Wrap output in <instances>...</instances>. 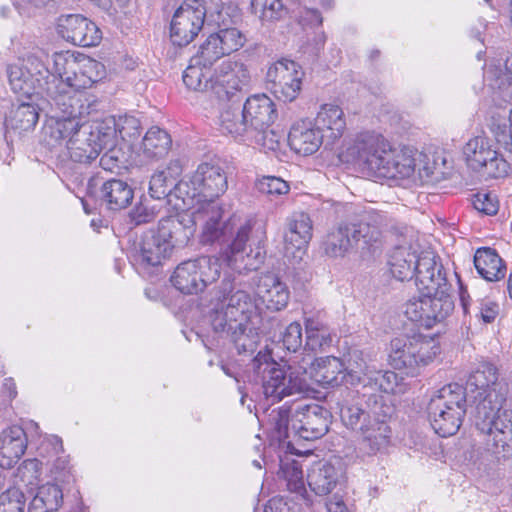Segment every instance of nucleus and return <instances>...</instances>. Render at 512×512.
Here are the masks:
<instances>
[{
	"mask_svg": "<svg viewBox=\"0 0 512 512\" xmlns=\"http://www.w3.org/2000/svg\"><path fill=\"white\" fill-rule=\"evenodd\" d=\"M320 322L306 319V341L298 367L282 365L265 348L253 358L251 367L262 383L263 393L273 402H279L295 393L319 392L320 379Z\"/></svg>",
	"mask_w": 512,
	"mask_h": 512,
	"instance_id": "nucleus-1",
	"label": "nucleus"
},
{
	"mask_svg": "<svg viewBox=\"0 0 512 512\" xmlns=\"http://www.w3.org/2000/svg\"><path fill=\"white\" fill-rule=\"evenodd\" d=\"M340 162H354L368 175L378 178H408L415 170L409 149L398 150L381 134L364 132L356 136L345 152L337 154Z\"/></svg>",
	"mask_w": 512,
	"mask_h": 512,
	"instance_id": "nucleus-2",
	"label": "nucleus"
},
{
	"mask_svg": "<svg viewBox=\"0 0 512 512\" xmlns=\"http://www.w3.org/2000/svg\"><path fill=\"white\" fill-rule=\"evenodd\" d=\"M211 234H206L202 227L200 243L204 246H218L219 260L239 274L257 270L263 262L260 250L252 255L249 241L253 224L251 220L242 222L239 217L229 215L223 223L210 227Z\"/></svg>",
	"mask_w": 512,
	"mask_h": 512,
	"instance_id": "nucleus-3",
	"label": "nucleus"
},
{
	"mask_svg": "<svg viewBox=\"0 0 512 512\" xmlns=\"http://www.w3.org/2000/svg\"><path fill=\"white\" fill-rule=\"evenodd\" d=\"M502 391H492L482 403L475 404L474 422L484 436L485 449L498 459L512 455V410L504 407Z\"/></svg>",
	"mask_w": 512,
	"mask_h": 512,
	"instance_id": "nucleus-4",
	"label": "nucleus"
},
{
	"mask_svg": "<svg viewBox=\"0 0 512 512\" xmlns=\"http://www.w3.org/2000/svg\"><path fill=\"white\" fill-rule=\"evenodd\" d=\"M216 303L208 313L213 331H223L229 324L248 323L256 319L259 310L257 299L247 291L236 289L235 279L224 277L216 287Z\"/></svg>",
	"mask_w": 512,
	"mask_h": 512,
	"instance_id": "nucleus-5",
	"label": "nucleus"
},
{
	"mask_svg": "<svg viewBox=\"0 0 512 512\" xmlns=\"http://www.w3.org/2000/svg\"><path fill=\"white\" fill-rule=\"evenodd\" d=\"M105 75L104 65L88 56L77 57L76 68L72 78L68 77V84L52 76L47 83V103L56 109L67 112L73 105L72 89L80 90L90 88L99 82Z\"/></svg>",
	"mask_w": 512,
	"mask_h": 512,
	"instance_id": "nucleus-6",
	"label": "nucleus"
},
{
	"mask_svg": "<svg viewBox=\"0 0 512 512\" xmlns=\"http://www.w3.org/2000/svg\"><path fill=\"white\" fill-rule=\"evenodd\" d=\"M10 88L19 98L47 101V83L51 81L50 70L45 61L35 55H27L21 65L10 64L6 67Z\"/></svg>",
	"mask_w": 512,
	"mask_h": 512,
	"instance_id": "nucleus-7",
	"label": "nucleus"
},
{
	"mask_svg": "<svg viewBox=\"0 0 512 512\" xmlns=\"http://www.w3.org/2000/svg\"><path fill=\"white\" fill-rule=\"evenodd\" d=\"M418 269L416 287L421 296L410 298L404 305V313L409 320L428 329L429 296L448 287V282L442 264L430 257H424Z\"/></svg>",
	"mask_w": 512,
	"mask_h": 512,
	"instance_id": "nucleus-8",
	"label": "nucleus"
},
{
	"mask_svg": "<svg viewBox=\"0 0 512 512\" xmlns=\"http://www.w3.org/2000/svg\"><path fill=\"white\" fill-rule=\"evenodd\" d=\"M439 352L440 347L432 338L422 335L398 337L390 342L388 359L394 369L416 375L419 369L432 362Z\"/></svg>",
	"mask_w": 512,
	"mask_h": 512,
	"instance_id": "nucleus-9",
	"label": "nucleus"
},
{
	"mask_svg": "<svg viewBox=\"0 0 512 512\" xmlns=\"http://www.w3.org/2000/svg\"><path fill=\"white\" fill-rule=\"evenodd\" d=\"M220 277V265L215 257L201 256L181 262L170 281L179 292L194 295L203 292Z\"/></svg>",
	"mask_w": 512,
	"mask_h": 512,
	"instance_id": "nucleus-10",
	"label": "nucleus"
},
{
	"mask_svg": "<svg viewBox=\"0 0 512 512\" xmlns=\"http://www.w3.org/2000/svg\"><path fill=\"white\" fill-rule=\"evenodd\" d=\"M467 166L490 178H502L509 174V161L493 147L490 139L483 136L471 138L463 147Z\"/></svg>",
	"mask_w": 512,
	"mask_h": 512,
	"instance_id": "nucleus-11",
	"label": "nucleus"
},
{
	"mask_svg": "<svg viewBox=\"0 0 512 512\" xmlns=\"http://www.w3.org/2000/svg\"><path fill=\"white\" fill-rule=\"evenodd\" d=\"M381 240V231L369 223H342L330 231L325 240V251L332 256H344L362 243L367 248L375 247Z\"/></svg>",
	"mask_w": 512,
	"mask_h": 512,
	"instance_id": "nucleus-12",
	"label": "nucleus"
},
{
	"mask_svg": "<svg viewBox=\"0 0 512 512\" xmlns=\"http://www.w3.org/2000/svg\"><path fill=\"white\" fill-rule=\"evenodd\" d=\"M206 13V0H184L170 21L171 43L186 47L193 42L203 28Z\"/></svg>",
	"mask_w": 512,
	"mask_h": 512,
	"instance_id": "nucleus-13",
	"label": "nucleus"
},
{
	"mask_svg": "<svg viewBox=\"0 0 512 512\" xmlns=\"http://www.w3.org/2000/svg\"><path fill=\"white\" fill-rule=\"evenodd\" d=\"M302 75L296 62L281 59L273 63L266 73L267 88L278 100L292 102L301 90Z\"/></svg>",
	"mask_w": 512,
	"mask_h": 512,
	"instance_id": "nucleus-14",
	"label": "nucleus"
},
{
	"mask_svg": "<svg viewBox=\"0 0 512 512\" xmlns=\"http://www.w3.org/2000/svg\"><path fill=\"white\" fill-rule=\"evenodd\" d=\"M249 83L247 67L243 63L229 61L222 64L221 74L211 84V90L221 101L240 104Z\"/></svg>",
	"mask_w": 512,
	"mask_h": 512,
	"instance_id": "nucleus-15",
	"label": "nucleus"
},
{
	"mask_svg": "<svg viewBox=\"0 0 512 512\" xmlns=\"http://www.w3.org/2000/svg\"><path fill=\"white\" fill-rule=\"evenodd\" d=\"M172 253L165 240H162L154 229H150L134 241L129 257L139 270L149 272L150 269L162 266Z\"/></svg>",
	"mask_w": 512,
	"mask_h": 512,
	"instance_id": "nucleus-16",
	"label": "nucleus"
},
{
	"mask_svg": "<svg viewBox=\"0 0 512 512\" xmlns=\"http://www.w3.org/2000/svg\"><path fill=\"white\" fill-rule=\"evenodd\" d=\"M87 195L94 198L101 207L109 211H120L129 207L134 199L133 187L122 179L103 181L98 188V179H90Z\"/></svg>",
	"mask_w": 512,
	"mask_h": 512,
	"instance_id": "nucleus-17",
	"label": "nucleus"
},
{
	"mask_svg": "<svg viewBox=\"0 0 512 512\" xmlns=\"http://www.w3.org/2000/svg\"><path fill=\"white\" fill-rule=\"evenodd\" d=\"M57 32L67 42L81 47L96 46L102 39L98 26L81 14L61 15L57 20Z\"/></svg>",
	"mask_w": 512,
	"mask_h": 512,
	"instance_id": "nucleus-18",
	"label": "nucleus"
},
{
	"mask_svg": "<svg viewBox=\"0 0 512 512\" xmlns=\"http://www.w3.org/2000/svg\"><path fill=\"white\" fill-rule=\"evenodd\" d=\"M155 232L171 251L186 246L196 232V220L192 213L178 212L162 217Z\"/></svg>",
	"mask_w": 512,
	"mask_h": 512,
	"instance_id": "nucleus-19",
	"label": "nucleus"
},
{
	"mask_svg": "<svg viewBox=\"0 0 512 512\" xmlns=\"http://www.w3.org/2000/svg\"><path fill=\"white\" fill-rule=\"evenodd\" d=\"M192 184L198 185L203 199L219 198L228 188L225 163L220 159L199 164L192 175Z\"/></svg>",
	"mask_w": 512,
	"mask_h": 512,
	"instance_id": "nucleus-20",
	"label": "nucleus"
},
{
	"mask_svg": "<svg viewBox=\"0 0 512 512\" xmlns=\"http://www.w3.org/2000/svg\"><path fill=\"white\" fill-rule=\"evenodd\" d=\"M40 107L36 100L23 101L12 106L4 118V137L7 142L14 137H22L34 131L40 117Z\"/></svg>",
	"mask_w": 512,
	"mask_h": 512,
	"instance_id": "nucleus-21",
	"label": "nucleus"
},
{
	"mask_svg": "<svg viewBox=\"0 0 512 512\" xmlns=\"http://www.w3.org/2000/svg\"><path fill=\"white\" fill-rule=\"evenodd\" d=\"M51 107L52 111H55V116L44 126L42 130V141L48 147L54 148L60 145L62 142H68L72 139L81 128V123L77 120L74 115L76 109L72 105L71 109H67V112L62 109H56Z\"/></svg>",
	"mask_w": 512,
	"mask_h": 512,
	"instance_id": "nucleus-22",
	"label": "nucleus"
},
{
	"mask_svg": "<svg viewBox=\"0 0 512 512\" xmlns=\"http://www.w3.org/2000/svg\"><path fill=\"white\" fill-rule=\"evenodd\" d=\"M242 112L249 132L271 127L278 117L275 103L266 94L248 97L242 105Z\"/></svg>",
	"mask_w": 512,
	"mask_h": 512,
	"instance_id": "nucleus-23",
	"label": "nucleus"
},
{
	"mask_svg": "<svg viewBox=\"0 0 512 512\" xmlns=\"http://www.w3.org/2000/svg\"><path fill=\"white\" fill-rule=\"evenodd\" d=\"M320 128L316 121L303 119L292 125L288 134V144L295 153L309 156L320 148Z\"/></svg>",
	"mask_w": 512,
	"mask_h": 512,
	"instance_id": "nucleus-24",
	"label": "nucleus"
},
{
	"mask_svg": "<svg viewBox=\"0 0 512 512\" xmlns=\"http://www.w3.org/2000/svg\"><path fill=\"white\" fill-rule=\"evenodd\" d=\"M467 386L472 392L477 391L474 396L475 403H482L492 391H502L504 398L507 396V389L498 382L497 368L491 363L479 364L469 375Z\"/></svg>",
	"mask_w": 512,
	"mask_h": 512,
	"instance_id": "nucleus-25",
	"label": "nucleus"
},
{
	"mask_svg": "<svg viewBox=\"0 0 512 512\" xmlns=\"http://www.w3.org/2000/svg\"><path fill=\"white\" fill-rule=\"evenodd\" d=\"M424 257H430L434 262H437L435 255L431 252H424L417 256L408 248H396L391 253L388 262L392 276L399 281L415 278V285H417L418 267Z\"/></svg>",
	"mask_w": 512,
	"mask_h": 512,
	"instance_id": "nucleus-26",
	"label": "nucleus"
},
{
	"mask_svg": "<svg viewBox=\"0 0 512 512\" xmlns=\"http://www.w3.org/2000/svg\"><path fill=\"white\" fill-rule=\"evenodd\" d=\"M256 295L258 304L271 311L284 309L290 299L288 286L275 275H267L260 280Z\"/></svg>",
	"mask_w": 512,
	"mask_h": 512,
	"instance_id": "nucleus-27",
	"label": "nucleus"
},
{
	"mask_svg": "<svg viewBox=\"0 0 512 512\" xmlns=\"http://www.w3.org/2000/svg\"><path fill=\"white\" fill-rule=\"evenodd\" d=\"M27 448L25 431L13 426L3 431L0 436V467L10 469L18 463Z\"/></svg>",
	"mask_w": 512,
	"mask_h": 512,
	"instance_id": "nucleus-28",
	"label": "nucleus"
},
{
	"mask_svg": "<svg viewBox=\"0 0 512 512\" xmlns=\"http://www.w3.org/2000/svg\"><path fill=\"white\" fill-rule=\"evenodd\" d=\"M214 332L233 343L239 355L253 354L260 342L259 332L256 329H252V324L248 323L229 324L223 331Z\"/></svg>",
	"mask_w": 512,
	"mask_h": 512,
	"instance_id": "nucleus-29",
	"label": "nucleus"
},
{
	"mask_svg": "<svg viewBox=\"0 0 512 512\" xmlns=\"http://www.w3.org/2000/svg\"><path fill=\"white\" fill-rule=\"evenodd\" d=\"M312 237V221L308 214H294L287 222V230L284 232V244L286 253L301 251Z\"/></svg>",
	"mask_w": 512,
	"mask_h": 512,
	"instance_id": "nucleus-30",
	"label": "nucleus"
},
{
	"mask_svg": "<svg viewBox=\"0 0 512 512\" xmlns=\"http://www.w3.org/2000/svg\"><path fill=\"white\" fill-rule=\"evenodd\" d=\"M453 408L455 413H466L467 400H466V388L458 383H450L439 389L435 395H433L427 405V409L435 411L434 414L438 413L440 409ZM443 410H441L442 412ZM456 417V414H453Z\"/></svg>",
	"mask_w": 512,
	"mask_h": 512,
	"instance_id": "nucleus-31",
	"label": "nucleus"
},
{
	"mask_svg": "<svg viewBox=\"0 0 512 512\" xmlns=\"http://www.w3.org/2000/svg\"><path fill=\"white\" fill-rule=\"evenodd\" d=\"M81 130L98 150L99 155L106 148L117 144V125L114 117L93 120L91 124L81 123Z\"/></svg>",
	"mask_w": 512,
	"mask_h": 512,
	"instance_id": "nucleus-32",
	"label": "nucleus"
},
{
	"mask_svg": "<svg viewBox=\"0 0 512 512\" xmlns=\"http://www.w3.org/2000/svg\"><path fill=\"white\" fill-rule=\"evenodd\" d=\"M474 266L478 274L487 281H498L505 277L506 266L495 249L478 248L474 255Z\"/></svg>",
	"mask_w": 512,
	"mask_h": 512,
	"instance_id": "nucleus-33",
	"label": "nucleus"
},
{
	"mask_svg": "<svg viewBox=\"0 0 512 512\" xmlns=\"http://www.w3.org/2000/svg\"><path fill=\"white\" fill-rule=\"evenodd\" d=\"M346 127L344 113L338 105H322V144L332 146L339 140Z\"/></svg>",
	"mask_w": 512,
	"mask_h": 512,
	"instance_id": "nucleus-34",
	"label": "nucleus"
},
{
	"mask_svg": "<svg viewBox=\"0 0 512 512\" xmlns=\"http://www.w3.org/2000/svg\"><path fill=\"white\" fill-rule=\"evenodd\" d=\"M219 127L223 133L246 141L249 130L247 122L244 121L241 103H227L223 105L219 114Z\"/></svg>",
	"mask_w": 512,
	"mask_h": 512,
	"instance_id": "nucleus-35",
	"label": "nucleus"
},
{
	"mask_svg": "<svg viewBox=\"0 0 512 512\" xmlns=\"http://www.w3.org/2000/svg\"><path fill=\"white\" fill-rule=\"evenodd\" d=\"M63 504V491L55 483L47 482L37 488L27 512H58Z\"/></svg>",
	"mask_w": 512,
	"mask_h": 512,
	"instance_id": "nucleus-36",
	"label": "nucleus"
},
{
	"mask_svg": "<svg viewBox=\"0 0 512 512\" xmlns=\"http://www.w3.org/2000/svg\"><path fill=\"white\" fill-rule=\"evenodd\" d=\"M250 7L263 26L285 21L290 12L283 0H251Z\"/></svg>",
	"mask_w": 512,
	"mask_h": 512,
	"instance_id": "nucleus-37",
	"label": "nucleus"
},
{
	"mask_svg": "<svg viewBox=\"0 0 512 512\" xmlns=\"http://www.w3.org/2000/svg\"><path fill=\"white\" fill-rule=\"evenodd\" d=\"M286 454L293 455H308L311 453L310 449H306L304 452L296 449L293 444L289 441L286 443L285 447ZM278 476L287 481L288 487L291 490H298L303 487V472L301 466L298 461L290 460L287 455L280 457V468L278 471Z\"/></svg>",
	"mask_w": 512,
	"mask_h": 512,
	"instance_id": "nucleus-38",
	"label": "nucleus"
},
{
	"mask_svg": "<svg viewBox=\"0 0 512 512\" xmlns=\"http://www.w3.org/2000/svg\"><path fill=\"white\" fill-rule=\"evenodd\" d=\"M300 425L296 428L299 438L314 441L320 438V405L317 403L301 404L297 407Z\"/></svg>",
	"mask_w": 512,
	"mask_h": 512,
	"instance_id": "nucleus-39",
	"label": "nucleus"
},
{
	"mask_svg": "<svg viewBox=\"0 0 512 512\" xmlns=\"http://www.w3.org/2000/svg\"><path fill=\"white\" fill-rule=\"evenodd\" d=\"M170 134L157 126L151 127L142 140V152L146 158L160 159L166 156L171 148Z\"/></svg>",
	"mask_w": 512,
	"mask_h": 512,
	"instance_id": "nucleus-40",
	"label": "nucleus"
},
{
	"mask_svg": "<svg viewBox=\"0 0 512 512\" xmlns=\"http://www.w3.org/2000/svg\"><path fill=\"white\" fill-rule=\"evenodd\" d=\"M442 410V412L440 410L434 414V410L427 409L428 419L435 433L441 437H449L458 432L466 413L457 412L456 417H453L452 413L455 414L453 408Z\"/></svg>",
	"mask_w": 512,
	"mask_h": 512,
	"instance_id": "nucleus-41",
	"label": "nucleus"
},
{
	"mask_svg": "<svg viewBox=\"0 0 512 512\" xmlns=\"http://www.w3.org/2000/svg\"><path fill=\"white\" fill-rule=\"evenodd\" d=\"M198 188V185L192 184V178L190 181L179 180L173 186L172 204L169 205L175 210L185 212L193 208L195 204H201L203 196Z\"/></svg>",
	"mask_w": 512,
	"mask_h": 512,
	"instance_id": "nucleus-42",
	"label": "nucleus"
},
{
	"mask_svg": "<svg viewBox=\"0 0 512 512\" xmlns=\"http://www.w3.org/2000/svg\"><path fill=\"white\" fill-rule=\"evenodd\" d=\"M446 290L447 287L442 288L437 293L429 296L428 329L444 321L454 309V302L451 296L446 293Z\"/></svg>",
	"mask_w": 512,
	"mask_h": 512,
	"instance_id": "nucleus-43",
	"label": "nucleus"
},
{
	"mask_svg": "<svg viewBox=\"0 0 512 512\" xmlns=\"http://www.w3.org/2000/svg\"><path fill=\"white\" fill-rule=\"evenodd\" d=\"M67 149L70 159L76 163L89 164L99 156L98 150L81 129L68 140Z\"/></svg>",
	"mask_w": 512,
	"mask_h": 512,
	"instance_id": "nucleus-44",
	"label": "nucleus"
},
{
	"mask_svg": "<svg viewBox=\"0 0 512 512\" xmlns=\"http://www.w3.org/2000/svg\"><path fill=\"white\" fill-rule=\"evenodd\" d=\"M325 464L322 466V476L325 483H322V490L326 489L329 493L337 485L345 482V463L340 456L329 455L325 458Z\"/></svg>",
	"mask_w": 512,
	"mask_h": 512,
	"instance_id": "nucleus-45",
	"label": "nucleus"
},
{
	"mask_svg": "<svg viewBox=\"0 0 512 512\" xmlns=\"http://www.w3.org/2000/svg\"><path fill=\"white\" fill-rule=\"evenodd\" d=\"M217 198H208L207 200L203 199V202L200 204L197 214L199 217L203 219L202 227H206V234H211V226H214L218 223H223L225 219H227L228 212L225 210L224 206L216 200Z\"/></svg>",
	"mask_w": 512,
	"mask_h": 512,
	"instance_id": "nucleus-46",
	"label": "nucleus"
},
{
	"mask_svg": "<svg viewBox=\"0 0 512 512\" xmlns=\"http://www.w3.org/2000/svg\"><path fill=\"white\" fill-rule=\"evenodd\" d=\"M225 55L226 53L221 49V45L213 33L201 44L197 54L191 58V62L202 65L204 68H209Z\"/></svg>",
	"mask_w": 512,
	"mask_h": 512,
	"instance_id": "nucleus-47",
	"label": "nucleus"
},
{
	"mask_svg": "<svg viewBox=\"0 0 512 512\" xmlns=\"http://www.w3.org/2000/svg\"><path fill=\"white\" fill-rule=\"evenodd\" d=\"M347 376L344 364L339 358L327 356L322 359V388L326 386L338 387Z\"/></svg>",
	"mask_w": 512,
	"mask_h": 512,
	"instance_id": "nucleus-48",
	"label": "nucleus"
},
{
	"mask_svg": "<svg viewBox=\"0 0 512 512\" xmlns=\"http://www.w3.org/2000/svg\"><path fill=\"white\" fill-rule=\"evenodd\" d=\"M489 129L498 145L512 156V109L507 120L493 116Z\"/></svg>",
	"mask_w": 512,
	"mask_h": 512,
	"instance_id": "nucleus-49",
	"label": "nucleus"
},
{
	"mask_svg": "<svg viewBox=\"0 0 512 512\" xmlns=\"http://www.w3.org/2000/svg\"><path fill=\"white\" fill-rule=\"evenodd\" d=\"M164 172L155 171L149 182V195L152 199L158 200L159 203L167 206L172 204L171 195L173 192V183L164 175Z\"/></svg>",
	"mask_w": 512,
	"mask_h": 512,
	"instance_id": "nucleus-50",
	"label": "nucleus"
},
{
	"mask_svg": "<svg viewBox=\"0 0 512 512\" xmlns=\"http://www.w3.org/2000/svg\"><path fill=\"white\" fill-rule=\"evenodd\" d=\"M360 390H357L358 399L364 401L366 407L374 414H379L382 410L383 395L382 391L374 385L372 376H366L363 380Z\"/></svg>",
	"mask_w": 512,
	"mask_h": 512,
	"instance_id": "nucleus-51",
	"label": "nucleus"
},
{
	"mask_svg": "<svg viewBox=\"0 0 512 512\" xmlns=\"http://www.w3.org/2000/svg\"><path fill=\"white\" fill-rule=\"evenodd\" d=\"M366 433V440L370 445L369 453L375 454L381 449L385 448L391 436V429L388 424L381 420L376 421L371 428L368 427V430H364Z\"/></svg>",
	"mask_w": 512,
	"mask_h": 512,
	"instance_id": "nucleus-52",
	"label": "nucleus"
},
{
	"mask_svg": "<svg viewBox=\"0 0 512 512\" xmlns=\"http://www.w3.org/2000/svg\"><path fill=\"white\" fill-rule=\"evenodd\" d=\"M251 324L252 329L259 332V337L261 335L268 336L272 341L278 338L283 328L282 320L278 316L263 314L260 308L256 314V319H253Z\"/></svg>",
	"mask_w": 512,
	"mask_h": 512,
	"instance_id": "nucleus-53",
	"label": "nucleus"
},
{
	"mask_svg": "<svg viewBox=\"0 0 512 512\" xmlns=\"http://www.w3.org/2000/svg\"><path fill=\"white\" fill-rule=\"evenodd\" d=\"M214 35L226 55L238 51L247 41L245 34L237 27L220 28Z\"/></svg>",
	"mask_w": 512,
	"mask_h": 512,
	"instance_id": "nucleus-54",
	"label": "nucleus"
},
{
	"mask_svg": "<svg viewBox=\"0 0 512 512\" xmlns=\"http://www.w3.org/2000/svg\"><path fill=\"white\" fill-rule=\"evenodd\" d=\"M340 417L343 424L351 429L368 430L369 412L360 407L358 402L340 407Z\"/></svg>",
	"mask_w": 512,
	"mask_h": 512,
	"instance_id": "nucleus-55",
	"label": "nucleus"
},
{
	"mask_svg": "<svg viewBox=\"0 0 512 512\" xmlns=\"http://www.w3.org/2000/svg\"><path fill=\"white\" fill-rule=\"evenodd\" d=\"M202 65L193 62L185 69L183 73V83L193 91H206L211 89L212 79L205 78Z\"/></svg>",
	"mask_w": 512,
	"mask_h": 512,
	"instance_id": "nucleus-56",
	"label": "nucleus"
},
{
	"mask_svg": "<svg viewBox=\"0 0 512 512\" xmlns=\"http://www.w3.org/2000/svg\"><path fill=\"white\" fill-rule=\"evenodd\" d=\"M0 512H27L24 492L16 487L2 492L0 494Z\"/></svg>",
	"mask_w": 512,
	"mask_h": 512,
	"instance_id": "nucleus-57",
	"label": "nucleus"
},
{
	"mask_svg": "<svg viewBox=\"0 0 512 512\" xmlns=\"http://www.w3.org/2000/svg\"><path fill=\"white\" fill-rule=\"evenodd\" d=\"M164 207L163 204H152L148 200L139 202L130 211L129 217L131 222L138 226L153 221Z\"/></svg>",
	"mask_w": 512,
	"mask_h": 512,
	"instance_id": "nucleus-58",
	"label": "nucleus"
},
{
	"mask_svg": "<svg viewBox=\"0 0 512 512\" xmlns=\"http://www.w3.org/2000/svg\"><path fill=\"white\" fill-rule=\"evenodd\" d=\"M282 134L271 127L248 133L246 140L254 142L265 150L276 151L280 149Z\"/></svg>",
	"mask_w": 512,
	"mask_h": 512,
	"instance_id": "nucleus-59",
	"label": "nucleus"
},
{
	"mask_svg": "<svg viewBox=\"0 0 512 512\" xmlns=\"http://www.w3.org/2000/svg\"><path fill=\"white\" fill-rule=\"evenodd\" d=\"M77 57L74 55L55 53L53 54V72L50 76H56L68 84V77L72 78L76 68Z\"/></svg>",
	"mask_w": 512,
	"mask_h": 512,
	"instance_id": "nucleus-60",
	"label": "nucleus"
},
{
	"mask_svg": "<svg viewBox=\"0 0 512 512\" xmlns=\"http://www.w3.org/2000/svg\"><path fill=\"white\" fill-rule=\"evenodd\" d=\"M116 125L117 135L119 134L121 139L124 141L132 142L138 139L141 135L140 120L134 116H121L116 120Z\"/></svg>",
	"mask_w": 512,
	"mask_h": 512,
	"instance_id": "nucleus-61",
	"label": "nucleus"
},
{
	"mask_svg": "<svg viewBox=\"0 0 512 512\" xmlns=\"http://www.w3.org/2000/svg\"><path fill=\"white\" fill-rule=\"evenodd\" d=\"M278 340L282 341L284 348L289 352H296L302 346V327L298 322L290 323L285 330L279 333Z\"/></svg>",
	"mask_w": 512,
	"mask_h": 512,
	"instance_id": "nucleus-62",
	"label": "nucleus"
},
{
	"mask_svg": "<svg viewBox=\"0 0 512 512\" xmlns=\"http://www.w3.org/2000/svg\"><path fill=\"white\" fill-rule=\"evenodd\" d=\"M73 105L76 109L74 117L83 123L82 120L99 111L101 102L94 96H85L83 99L73 96Z\"/></svg>",
	"mask_w": 512,
	"mask_h": 512,
	"instance_id": "nucleus-63",
	"label": "nucleus"
},
{
	"mask_svg": "<svg viewBox=\"0 0 512 512\" xmlns=\"http://www.w3.org/2000/svg\"><path fill=\"white\" fill-rule=\"evenodd\" d=\"M105 153L100 158V166L106 171L120 169L125 164V155L121 148L115 144L113 147L105 149Z\"/></svg>",
	"mask_w": 512,
	"mask_h": 512,
	"instance_id": "nucleus-64",
	"label": "nucleus"
}]
</instances>
